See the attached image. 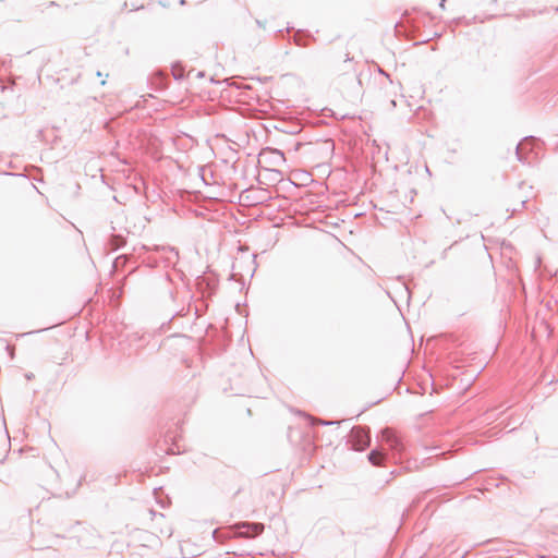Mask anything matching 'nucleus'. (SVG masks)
<instances>
[{"instance_id":"1","label":"nucleus","mask_w":558,"mask_h":558,"mask_svg":"<svg viewBox=\"0 0 558 558\" xmlns=\"http://www.w3.org/2000/svg\"><path fill=\"white\" fill-rule=\"evenodd\" d=\"M332 149H333L332 144L330 142H325V143H323L322 146L314 147L310 151V159L316 166L323 165L327 160H329Z\"/></svg>"},{"instance_id":"5","label":"nucleus","mask_w":558,"mask_h":558,"mask_svg":"<svg viewBox=\"0 0 558 558\" xmlns=\"http://www.w3.org/2000/svg\"><path fill=\"white\" fill-rule=\"evenodd\" d=\"M272 153L278 155L280 158H282V155L278 150H274Z\"/></svg>"},{"instance_id":"3","label":"nucleus","mask_w":558,"mask_h":558,"mask_svg":"<svg viewBox=\"0 0 558 558\" xmlns=\"http://www.w3.org/2000/svg\"><path fill=\"white\" fill-rule=\"evenodd\" d=\"M368 460L374 464V465H381V462L384 460V454L379 451H372L368 456Z\"/></svg>"},{"instance_id":"2","label":"nucleus","mask_w":558,"mask_h":558,"mask_svg":"<svg viewBox=\"0 0 558 558\" xmlns=\"http://www.w3.org/2000/svg\"><path fill=\"white\" fill-rule=\"evenodd\" d=\"M353 434V446L355 450H363L365 447L369 444V437L367 432H365L363 428H355L352 432Z\"/></svg>"},{"instance_id":"4","label":"nucleus","mask_w":558,"mask_h":558,"mask_svg":"<svg viewBox=\"0 0 558 558\" xmlns=\"http://www.w3.org/2000/svg\"><path fill=\"white\" fill-rule=\"evenodd\" d=\"M383 435H384V437H386L388 439L390 437L391 433L389 430H385Z\"/></svg>"}]
</instances>
